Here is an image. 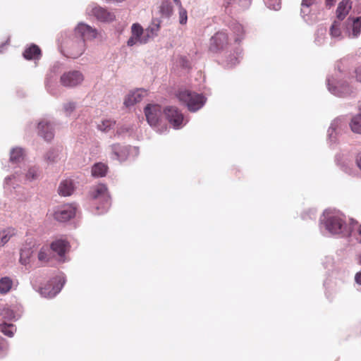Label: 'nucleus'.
Segmentation results:
<instances>
[{"instance_id": "1", "label": "nucleus", "mask_w": 361, "mask_h": 361, "mask_svg": "<svg viewBox=\"0 0 361 361\" xmlns=\"http://www.w3.org/2000/svg\"><path fill=\"white\" fill-rule=\"evenodd\" d=\"M320 228L331 234L349 235L351 228L346 223L345 216L337 210H326L320 219Z\"/></svg>"}, {"instance_id": "2", "label": "nucleus", "mask_w": 361, "mask_h": 361, "mask_svg": "<svg viewBox=\"0 0 361 361\" xmlns=\"http://www.w3.org/2000/svg\"><path fill=\"white\" fill-rule=\"evenodd\" d=\"M62 45L67 56L73 59L78 58L85 50L84 39L76 36L74 33L66 35L62 42Z\"/></svg>"}, {"instance_id": "3", "label": "nucleus", "mask_w": 361, "mask_h": 361, "mask_svg": "<svg viewBox=\"0 0 361 361\" xmlns=\"http://www.w3.org/2000/svg\"><path fill=\"white\" fill-rule=\"evenodd\" d=\"M90 196L95 202L96 209L101 210L99 214L104 213L108 210L111 205V199L105 185L98 184L92 188Z\"/></svg>"}, {"instance_id": "4", "label": "nucleus", "mask_w": 361, "mask_h": 361, "mask_svg": "<svg viewBox=\"0 0 361 361\" xmlns=\"http://www.w3.org/2000/svg\"><path fill=\"white\" fill-rule=\"evenodd\" d=\"M178 99L186 104L189 111L195 112L205 104L207 99L202 94L192 92L189 90H180L177 94Z\"/></svg>"}, {"instance_id": "5", "label": "nucleus", "mask_w": 361, "mask_h": 361, "mask_svg": "<svg viewBox=\"0 0 361 361\" xmlns=\"http://www.w3.org/2000/svg\"><path fill=\"white\" fill-rule=\"evenodd\" d=\"M65 281L64 276L59 274L41 287L39 292L44 298H54L61 291Z\"/></svg>"}, {"instance_id": "6", "label": "nucleus", "mask_w": 361, "mask_h": 361, "mask_svg": "<svg viewBox=\"0 0 361 361\" xmlns=\"http://www.w3.org/2000/svg\"><path fill=\"white\" fill-rule=\"evenodd\" d=\"M111 158L119 161H126L131 154L137 156L139 150L135 147L121 146L118 144H114L110 146Z\"/></svg>"}, {"instance_id": "7", "label": "nucleus", "mask_w": 361, "mask_h": 361, "mask_svg": "<svg viewBox=\"0 0 361 361\" xmlns=\"http://www.w3.org/2000/svg\"><path fill=\"white\" fill-rule=\"evenodd\" d=\"M150 37L149 30L144 31L138 23H134L131 26V36L127 41L128 47L146 44Z\"/></svg>"}, {"instance_id": "8", "label": "nucleus", "mask_w": 361, "mask_h": 361, "mask_svg": "<svg viewBox=\"0 0 361 361\" xmlns=\"http://www.w3.org/2000/svg\"><path fill=\"white\" fill-rule=\"evenodd\" d=\"M37 131L39 136L47 141H50L54 136V123L49 117L40 118L37 123Z\"/></svg>"}, {"instance_id": "9", "label": "nucleus", "mask_w": 361, "mask_h": 361, "mask_svg": "<svg viewBox=\"0 0 361 361\" xmlns=\"http://www.w3.org/2000/svg\"><path fill=\"white\" fill-rule=\"evenodd\" d=\"M164 112L169 123L174 129L183 128L187 123L185 121L183 114L175 106H167Z\"/></svg>"}, {"instance_id": "10", "label": "nucleus", "mask_w": 361, "mask_h": 361, "mask_svg": "<svg viewBox=\"0 0 361 361\" xmlns=\"http://www.w3.org/2000/svg\"><path fill=\"white\" fill-rule=\"evenodd\" d=\"M87 15L94 16L101 22L109 23L115 20V15L106 9L95 4L90 5L86 10Z\"/></svg>"}, {"instance_id": "11", "label": "nucleus", "mask_w": 361, "mask_h": 361, "mask_svg": "<svg viewBox=\"0 0 361 361\" xmlns=\"http://www.w3.org/2000/svg\"><path fill=\"white\" fill-rule=\"evenodd\" d=\"M84 80L83 74L77 70L64 73L60 78L62 85L68 87H74L80 85Z\"/></svg>"}, {"instance_id": "12", "label": "nucleus", "mask_w": 361, "mask_h": 361, "mask_svg": "<svg viewBox=\"0 0 361 361\" xmlns=\"http://www.w3.org/2000/svg\"><path fill=\"white\" fill-rule=\"evenodd\" d=\"M145 114L149 126L153 128H157L159 124L162 116L161 106L158 104H148L145 108Z\"/></svg>"}, {"instance_id": "13", "label": "nucleus", "mask_w": 361, "mask_h": 361, "mask_svg": "<svg viewBox=\"0 0 361 361\" xmlns=\"http://www.w3.org/2000/svg\"><path fill=\"white\" fill-rule=\"evenodd\" d=\"M327 86L329 91L336 96L343 97L351 92L348 85L343 82L337 81L333 77L327 79Z\"/></svg>"}, {"instance_id": "14", "label": "nucleus", "mask_w": 361, "mask_h": 361, "mask_svg": "<svg viewBox=\"0 0 361 361\" xmlns=\"http://www.w3.org/2000/svg\"><path fill=\"white\" fill-rule=\"evenodd\" d=\"M73 33L84 39V42L95 39L97 36V30L84 23H78Z\"/></svg>"}, {"instance_id": "15", "label": "nucleus", "mask_w": 361, "mask_h": 361, "mask_svg": "<svg viewBox=\"0 0 361 361\" xmlns=\"http://www.w3.org/2000/svg\"><path fill=\"white\" fill-rule=\"evenodd\" d=\"M76 208L73 204H65L57 209L54 212V219L59 221L65 222L75 215Z\"/></svg>"}, {"instance_id": "16", "label": "nucleus", "mask_w": 361, "mask_h": 361, "mask_svg": "<svg viewBox=\"0 0 361 361\" xmlns=\"http://www.w3.org/2000/svg\"><path fill=\"white\" fill-rule=\"evenodd\" d=\"M20 177L17 172L5 178L4 183V192L8 195H13L20 189L19 185Z\"/></svg>"}, {"instance_id": "17", "label": "nucleus", "mask_w": 361, "mask_h": 361, "mask_svg": "<svg viewBox=\"0 0 361 361\" xmlns=\"http://www.w3.org/2000/svg\"><path fill=\"white\" fill-rule=\"evenodd\" d=\"M228 40V36L224 32H216L210 39L209 49L217 51L224 47Z\"/></svg>"}, {"instance_id": "18", "label": "nucleus", "mask_w": 361, "mask_h": 361, "mask_svg": "<svg viewBox=\"0 0 361 361\" xmlns=\"http://www.w3.org/2000/svg\"><path fill=\"white\" fill-rule=\"evenodd\" d=\"M62 149L60 147H51L44 155V160L48 164H53L61 159Z\"/></svg>"}, {"instance_id": "19", "label": "nucleus", "mask_w": 361, "mask_h": 361, "mask_svg": "<svg viewBox=\"0 0 361 361\" xmlns=\"http://www.w3.org/2000/svg\"><path fill=\"white\" fill-rule=\"evenodd\" d=\"M347 23L350 25L352 31L349 32L348 36L350 38H357L361 33V17L348 18Z\"/></svg>"}, {"instance_id": "20", "label": "nucleus", "mask_w": 361, "mask_h": 361, "mask_svg": "<svg viewBox=\"0 0 361 361\" xmlns=\"http://www.w3.org/2000/svg\"><path fill=\"white\" fill-rule=\"evenodd\" d=\"M352 8V1L350 0H343L338 4L336 9V17L338 20H343L348 14Z\"/></svg>"}, {"instance_id": "21", "label": "nucleus", "mask_w": 361, "mask_h": 361, "mask_svg": "<svg viewBox=\"0 0 361 361\" xmlns=\"http://www.w3.org/2000/svg\"><path fill=\"white\" fill-rule=\"evenodd\" d=\"M51 248L59 255V260L64 262L63 257L68 248V243L63 240H58L51 243Z\"/></svg>"}, {"instance_id": "22", "label": "nucleus", "mask_w": 361, "mask_h": 361, "mask_svg": "<svg viewBox=\"0 0 361 361\" xmlns=\"http://www.w3.org/2000/svg\"><path fill=\"white\" fill-rule=\"evenodd\" d=\"M145 94V91L142 90H136L130 92L124 100V104L126 106H131L135 104L140 102Z\"/></svg>"}, {"instance_id": "23", "label": "nucleus", "mask_w": 361, "mask_h": 361, "mask_svg": "<svg viewBox=\"0 0 361 361\" xmlns=\"http://www.w3.org/2000/svg\"><path fill=\"white\" fill-rule=\"evenodd\" d=\"M74 184L72 180L66 179L61 182L58 192L59 195L66 197L70 196L74 191Z\"/></svg>"}, {"instance_id": "24", "label": "nucleus", "mask_w": 361, "mask_h": 361, "mask_svg": "<svg viewBox=\"0 0 361 361\" xmlns=\"http://www.w3.org/2000/svg\"><path fill=\"white\" fill-rule=\"evenodd\" d=\"M33 253L32 248L31 246L25 245H24L20 252L19 262L23 265H27L30 262V257Z\"/></svg>"}, {"instance_id": "25", "label": "nucleus", "mask_w": 361, "mask_h": 361, "mask_svg": "<svg viewBox=\"0 0 361 361\" xmlns=\"http://www.w3.org/2000/svg\"><path fill=\"white\" fill-rule=\"evenodd\" d=\"M0 315L3 319L8 321L17 320L20 317V313L10 307H3L0 311Z\"/></svg>"}, {"instance_id": "26", "label": "nucleus", "mask_w": 361, "mask_h": 361, "mask_svg": "<svg viewBox=\"0 0 361 361\" xmlns=\"http://www.w3.org/2000/svg\"><path fill=\"white\" fill-rule=\"evenodd\" d=\"M41 55V51L35 44H32L28 48H27L24 53L23 56L25 59L30 60V59H38Z\"/></svg>"}, {"instance_id": "27", "label": "nucleus", "mask_w": 361, "mask_h": 361, "mask_svg": "<svg viewBox=\"0 0 361 361\" xmlns=\"http://www.w3.org/2000/svg\"><path fill=\"white\" fill-rule=\"evenodd\" d=\"M40 175L39 168L37 166H30L25 173V180L27 182H32L37 180Z\"/></svg>"}, {"instance_id": "28", "label": "nucleus", "mask_w": 361, "mask_h": 361, "mask_svg": "<svg viewBox=\"0 0 361 361\" xmlns=\"http://www.w3.org/2000/svg\"><path fill=\"white\" fill-rule=\"evenodd\" d=\"M16 233L15 228L8 227L0 231V247L4 246Z\"/></svg>"}, {"instance_id": "29", "label": "nucleus", "mask_w": 361, "mask_h": 361, "mask_svg": "<svg viewBox=\"0 0 361 361\" xmlns=\"http://www.w3.org/2000/svg\"><path fill=\"white\" fill-rule=\"evenodd\" d=\"M25 152L21 147H13L10 152V161L12 163H19L23 160Z\"/></svg>"}, {"instance_id": "30", "label": "nucleus", "mask_w": 361, "mask_h": 361, "mask_svg": "<svg viewBox=\"0 0 361 361\" xmlns=\"http://www.w3.org/2000/svg\"><path fill=\"white\" fill-rule=\"evenodd\" d=\"M329 33L332 39L340 40L342 39V32L341 30V21L334 20L332 23Z\"/></svg>"}, {"instance_id": "31", "label": "nucleus", "mask_w": 361, "mask_h": 361, "mask_svg": "<svg viewBox=\"0 0 361 361\" xmlns=\"http://www.w3.org/2000/svg\"><path fill=\"white\" fill-rule=\"evenodd\" d=\"M107 166L103 163H97L92 168V175L94 177H103L106 174Z\"/></svg>"}, {"instance_id": "32", "label": "nucleus", "mask_w": 361, "mask_h": 361, "mask_svg": "<svg viewBox=\"0 0 361 361\" xmlns=\"http://www.w3.org/2000/svg\"><path fill=\"white\" fill-rule=\"evenodd\" d=\"M342 126V119L336 118L332 121L330 127L328 130V136L331 142H334L335 137L334 136V133H336V130L341 128Z\"/></svg>"}, {"instance_id": "33", "label": "nucleus", "mask_w": 361, "mask_h": 361, "mask_svg": "<svg viewBox=\"0 0 361 361\" xmlns=\"http://www.w3.org/2000/svg\"><path fill=\"white\" fill-rule=\"evenodd\" d=\"M13 281L8 276L3 277L0 279V293H7L12 288Z\"/></svg>"}, {"instance_id": "34", "label": "nucleus", "mask_w": 361, "mask_h": 361, "mask_svg": "<svg viewBox=\"0 0 361 361\" xmlns=\"http://www.w3.org/2000/svg\"><path fill=\"white\" fill-rule=\"evenodd\" d=\"M16 329L12 324L0 323V331L8 337H13Z\"/></svg>"}, {"instance_id": "35", "label": "nucleus", "mask_w": 361, "mask_h": 361, "mask_svg": "<svg viewBox=\"0 0 361 361\" xmlns=\"http://www.w3.org/2000/svg\"><path fill=\"white\" fill-rule=\"evenodd\" d=\"M231 30L235 35V41L240 42L243 38L245 30L242 25L235 23L232 25Z\"/></svg>"}, {"instance_id": "36", "label": "nucleus", "mask_w": 361, "mask_h": 361, "mask_svg": "<svg viewBox=\"0 0 361 361\" xmlns=\"http://www.w3.org/2000/svg\"><path fill=\"white\" fill-rule=\"evenodd\" d=\"M350 126L354 133L361 134V113L352 118Z\"/></svg>"}, {"instance_id": "37", "label": "nucleus", "mask_w": 361, "mask_h": 361, "mask_svg": "<svg viewBox=\"0 0 361 361\" xmlns=\"http://www.w3.org/2000/svg\"><path fill=\"white\" fill-rule=\"evenodd\" d=\"M160 12L163 16L170 17L173 13V7L170 2L164 1L160 6Z\"/></svg>"}, {"instance_id": "38", "label": "nucleus", "mask_w": 361, "mask_h": 361, "mask_svg": "<svg viewBox=\"0 0 361 361\" xmlns=\"http://www.w3.org/2000/svg\"><path fill=\"white\" fill-rule=\"evenodd\" d=\"M115 122L111 119H104L97 125V128L102 132H108L114 126Z\"/></svg>"}, {"instance_id": "39", "label": "nucleus", "mask_w": 361, "mask_h": 361, "mask_svg": "<svg viewBox=\"0 0 361 361\" xmlns=\"http://www.w3.org/2000/svg\"><path fill=\"white\" fill-rule=\"evenodd\" d=\"M240 52L236 51L235 54L230 55L226 60V66L231 68L239 62Z\"/></svg>"}, {"instance_id": "40", "label": "nucleus", "mask_w": 361, "mask_h": 361, "mask_svg": "<svg viewBox=\"0 0 361 361\" xmlns=\"http://www.w3.org/2000/svg\"><path fill=\"white\" fill-rule=\"evenodd\" d=\"M264 4L269 9L278 11L281 8V0H264Z\"/></svg>"}, {"instance_id": "41", "label": "nucleus", "mask_w": 361, "mask_h": 361, "mask_svg": "<svg viewBox=\"0 0 361 361\" xmlns=\"http://www.w3.org/2000/svg\"><path fill=\"white\" fill-rule=\"evenodd\" d=\"M49 249L47 247H43L40 249L38 254V259L40 262H47L49 259Z\"/></svg>"}, {"instance_id": "42", "label": "nucleus", "mask_w": 361, "mask_h": 361, "mask_svg": "<svg viewBox=\"0 0 361 361\" xmlns=\"http://www.w3.org/2000/svg\"><path fill=\"white\" fill-rule=\"evenodd\" d=\"M76 108V104L70 102L63 104V110L66 115H70Z\"/></svg>"}, {"instance_id": "43", "label": "nucleus", "mask_w": 361, "mask_h": 361, "mask_svg": "<svg viewBox=\"0 0 361 361\" xmlns=\"http://www.w3.org/2000/svg\"><path fill=\"white\" fill-rule=\"evenodd\" d=\"M187 20H188L187 11L183 7H180L179 8V23L181 25H185V24H186Z\"/></svg>"}, {"instance_id": "44", "label": "nucleus", "mask_w": 361, "mask_h": 361, "mask_svg": "<svg viewBox=\"0 0 361 361\" xmlns=\"http://www.w3.org/2000/svg\"><path fill=\"white\" fill-rule=\"evenodd\" d=\"M311 5H305L304 4V1H302L301 4V15L305 20L307 21L309 19L306 18V16L310 13V7Z\"/></svg>"}, {"instance_id": "45", "label": "nucleus", "mask_w": 361, "mask_h": 361, "mask_svg": "<svg viewBox=\"0 0 361 361\" xmlns=\"http://www.w3.org/2000/svg\"><path fill=\"white\" fill-rule=\"evenodd\" d=\"M355 76L357 80L361 82V65L355 69Z\"/></svg>"}, {"instance_id": "46", "label": "nucleus", "mask_w": 361, "mask_h": 361, "mask_svg": "<svg viewBox=\"0 0 361 361\" xmlns=\"http://www.w3.org/2000/svg\"><path fill=\"white\" fill-rule=\"evenodd\" d=\"M6 350L4 340L0 337V355L3 354Z\"/></svg>"}, {"instance_id": "47", "label": "nucleus", "mask_w": 361, "mask_h": 361, "mask_svg": "<svg viewBox=\"0 0 361 361\" xmlns=\"http://www.w3.org/2000/svg\"><path fill=\"white\" fill-rule=\"evenodd\" d=\"M356 164L358 168L361 170V152H359L356 157Z\"/></svg>"}, {"instance_id": "48", "label": "nucleus", "mask_w": 361, "mask_h": 361, "mask_svg": "<svg viewBox=\"0 0 361 361\" xmlns=\"http://www.w3.org/2000/svg\"><path fill=\"white\" fill-rule=\"evenodd\" d=\"M355 281L357 284L361 285V272H357L355 274Z\"/></svg>"}, {"instance_id": "49", "label": "nucleus", "mask_w": 361, "mask_h": 361, "mask_svg": "<svg viewBox=\"0 0 361 361\" xmlns=\"http://www.w3.org/2000/svg\"><path fill=\"white\" fill-rule=\"evenodd\" d=\"M50 74H51V73ZM52 77H53L52 75H49L47 78V80H46V86H47L48 90L50 91V92H51V90L50 89L51 88L50 79Z\"/></svg>"}, {"instance_id": "50", "label": "nucleus", "mask_w": 361, "mask_h": 361, "mask_svg": "<svg viewBox=\"0 0 361 361\" xmlns=\"http://www.w3.org/2000/svg\"><path fill=\"white\" fill-rule=\"evenodd\" d=\"M319 1V0H302V1H304V4L311 6H312L314 4H317Z\"/></svg>"}, {"instance_id": "51", "label": "nucleus", "mask_w": 361, "mask_h": 361, "mask_svg": "<svg viewBox=\"0 0 361 361\" xmlns=\"http://www.w3.org/2000/svg\"><path fill=\"white\" fill-rule=\"evenodd\" d=\"M336 0H326V4L329 6H331L334 4Z\"/></svg>"}, {"instance_id": "52", "label": "nucleus", "mask_w": 361, "mask_h": 361, "mask_svg": "<svg viewBox=\"0 0 361 361\" xmlns=\"http://www.w3.org/2000/svg\"><path fill=\"white\" fill-rule=\"evenodd\" d=\"M357 234L360 236V242L361 243V224L358 226V228L357 229Z\"/></svg>"}, {"instance_id": "53", "label": "nucleus", "mask_w": 361, "mask_h": 361, "mask_svg": "<svg viewBox=\"0 0 361 361\" xmlns=\"http://www.w3.org/2000/svg\"><path fill=\"white\" fill-rule=\"evenodd\" d=\"M166 129H167V127H166V126H164V127H162V128H161V129H159V128H158V129H157V130L158 132H159L160 133H164V131H166Z\"/></svg>"}, {"instance_id": "54", "label": "nucleus", "mask_w": 361, "mask_h": 361, "mask_svg": "<svg viewBox=\"0 0 361 361\" xmlns=\"http://www.w3.org/2000/svg\"><path fill=\"white\" fill-rule=\"evenodd\" d=\"M174 1V3L179 7V8L180 7H182V5H181V2L180 0H173Z\"/></svg>"}, {"instance_id": "55", "label": "nucleus", "mask_w": 361, "mask_h": 361, "mask_svg": "<svg viewBox=\"0 0 361 361\" xmlns=\"http://www.w3.org/2000/svg\"><path fill=\"white\" fill-rule=\"evenodd\" d=\"M159 29V25H156V28H151V32L154 35V31H157Z\"/></svg>"}, {"instance_id": "56", "label": "nucleus", "mask_w": 361, "mask_h": 361, "mask_svg": "<svg viewBox=\"0 0 361 361\" xmlns=\"http://www.w3.org/2000/svg\"><path fill=\"white\" fill-rule=\"evenodd\" d=\"M358 263L361 264V254L358 257Z\"/></svg>"}, {"instance_id": "57", "label": "nucleus", "mask_w": 361, "mask_h": 361, "mask_svg": "<svg viewBox=\"0 0 361 361\" xmlns=\"http://www.w3.org/2000/svg\"><path fill=\"white\" fill-rule=\"evenodd\" d=\"M55 69H56V67H55V66H54V67H53V68H52V70H51V73H52V72H55Z\"/></svg>"}]
</instances>
